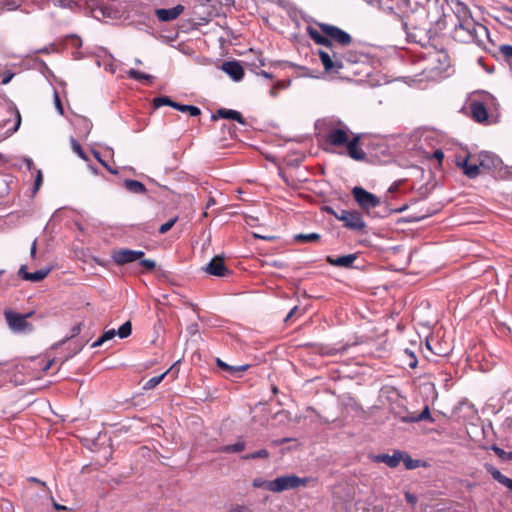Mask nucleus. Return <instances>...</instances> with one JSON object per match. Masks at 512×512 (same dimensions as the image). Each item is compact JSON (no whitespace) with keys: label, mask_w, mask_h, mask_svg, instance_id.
Returning a JSON list of instances; mask_svg holds the SVG:
<instances>
[{"label":"nucleus","mask_w":512,"mask_h":512,"mask_svg":"<svg viewBox=\"0 0 512 512\" xmlns=\"http://www.w3.org/2000/svg\"><path fill=\"white\" fill-rule=\"evenodd\" d=\"M456 165L463 170V173L469 178H474L480 173V169H491L498 165L499 158L487 151H481L476 154L464 152L463 155L455 157Z\"/></svg>","instance_id":"1"},{"label":"nucleus","mask_w":512,"mask_h":512,"mask_svg":"<svg viewBox=\"0 0 512 512\" xmlns=\"http://www.w3.org/2000/svg\"><path fill=\"white\" fill-rule=\"evenodd\" d=\"M32 314L33 312L20 314L12 311L11 309H6L4 311V316L9 329L18 334H27L33 331V325L27 321Z\"/></svg>","instance_id":"2"},{"label":"nucleus","mask_w":512,"mask_h":512,"mask_svg":"<svg viewBox=\"0 0 512 512\" xmlns=\"http://www.w3.org/2000/svg\"><path fill=\"white\" fill-rule=\"evenodd\" d=\"M319 45L326 46L333 55L338 54L337 46H346L351 42L350 34H310Z\"/></svg>","instance_id":"3"},{"label":"nucleus","mask_w":512,"mask_h":512,"mask_svg":"<svg viewBox=\"0 0 512 512\" xmlns=\"http://www.w3.org/2000/svg\"><path fill=\"white\" fill-rule=\"evenodd\" d=\"M352 195L358 206L367 213L380 205V199L376 195L360 186H355L352 189Z\"/></svg>","instance_id":"4"},{"label":"nucleus","mask_w":512,"mask_h":512,"mask_svg":"<svg viewBox=\"0 0 512 512\" xmlns=\"http://www.w3.org/2000/svg\"><path fill=\"white\" fill-rule=\"evenodd\" d=\"M334 217L343 222L344 226L350 230L360 231L365 228V222L362 215L357 211L341 210L332 211Z\"/></svg>","instance_id":"5"},{"label":"nucleus","mask_w":512,"mask_h":512,"mask_svg":"<svg viewBox=\"0 0 512 512\" xmlns=\"http://www.w3.org/2000/svg\"><path fill=\"white\" fill-rule=\"evenodd\" d=\"M326 144L334 147L344 146L349 140V129L344 124L330 126L324 135Z\"/></svg>","instance_id":"6"},{"label":"nucleus","mask_w":512,"mask_h":512,"mask_svg":"<svg viewBox=\"0 0 512 512\" xmlns=\"http://www.w3.org/2000/svg\"><path fill=\"white\" fill-rule=\"evenodd\" d=\"M495 98L485 92L483 93L482 100H473L470 103V111L472 118L478 123H484L488 120V111L486 105L493 103Z\"/></svg>","instance_id":"7"},{"label":"nucleus","mask_w":512,"mask_h":512,"mask_svg":"<svg viewBox=\"0 0 512 512\" xmlns=\"http://www.w3.org/2000/svg\"><path fill=\"white\" fill-rule=\"evenodd\" d=\"M307 483V479L300 478L296 475H284L277 477L272 480L271 492H282L285 490L295 489L300 486H304Z\"/></svg>","instance_id":"8"},{"label":"nucleus","mask_w":512,"mask_h":512,"mask_svg":"<svg viewBox=\"0 0 512 512\" xmlns=\"http://www.w3.org/2000/svg\"><path fill=\"white\" fill-rule=\"evenodd\" d=\"M318 55L325 71L338 72L342 68V63L337 58L338 54L334 56L331 50L326 46H323L322 49L318 50Z\"/></svg>","instance_id":"9"},{"label":"nucleus","mask_w":512,"mask_h":512,"mask_svg":"<svg viewBox=\"0 0 512 512\" xmlns=\"http://www.w3.org/2000/svg\"><path fill=\"white\" fill-rule=\"evenodd\" d=\"M318 55L325 71L338 72L342 68V63L337 58L338 54L334 56L331 50L326 46H323L322 49L318 50Z\"/></svg>","instance_id":"10"},{"label":"nucleus","mask_w":512,"mask_h":512,"mask_svg":"<svg viewBox=\"0 0 512 512\" xmlns=\"http://www.w3.org/2000/svg\"><path fill=\"white\" fill-rule=\"evenodd\" d=\"M144 256V252L140 250L122 249L116 251L112 258L118 265H124L127 263L134 262Z\"/></svg>","instance_id":"11"},{"label":"nucleus","mask_w":512,"mask_h":512,"mask_svg":"<svg viewBox=\"0 0 512 512\" xmlns=\"http://www.w3.org/2000/svg\"><path fill=\"white\" fill-rule=\"evenodd\" d=\"M205 271L213 276L224 277L229 274V270L224 264L221 256H215L205 267Z\"/></svg>","instance_id":"12"},{"label":"nucleus","mask_w":512,"mask_h":512,"mask_svg":"<svg viewBox=\"0 0 512 512\" xmlns=\"http://www.w3.org/2000/svg\"><path fill=\"white\" fill-rule=\"evenodd\" d=\"M370 459L375 463H385L389 468H396L401 462V451L395 450L392 455L385 453L372 455Z\"/></svg>","instance_id":"13"},{"label":"nucleus","mask_w":512,"mask_h":512,"mask_svg":"<svg viewBox=\"0 0 512 512\" xmlns=\"http://www.w3.org/2000/svg\"><path fill=\"white\" fill-rule=\"evenodd\" d=\"M222 70L234 81H240L244 76L243 67L236 61L224 62Z\"/></svg>","instance_id":"14"},{"label":"nucleus","mask_w":512,"mask_h":512,"mask_svg":"<svg viewBox=\"0 0 512 512\" xmlns=\"http://www.w3.org/2000/svg\"><path fill=\"white\" fill-rule=\"evenodd\" d=\"M360 137L358 135L349 138L348 142L344 145L347 148L348 155L355 160H363L366 156L365 152L359 147Z\"/></svg>","instance_id":"15"},{"label":"nucleus","mask_w":512,"mask_h":512,"mask_svg":"<svg viewBox=\"0 0 512 512\" xmlns=\"http://www.w3.org/2000/svg\"><path fill=\"white\" fill-rule=\"evenodd\" d=\"M183 11L184 7L179 4L170 9H156L155 14L160 21L167 22L176 19Z\"/></svg>","instance_id":"16"},{"label":"nucleus","mask_w":512,"mask_h":512,"mask_svg":"<svg viewBox=\"0 0 512 512\" xmlns=\"http://www.w3.org/2000/svg\"><path fill=\"white\" fill-rule=\"evenodd\" d=\"M25 270L26 266H21V268L19 269V275L23 279L32 282H38L43 280L50 272V269H40L32 273L26 272Z\"/></svg>","instance_id":"17"},{"label":"nucleus","mask_w":512,"mask_h":512,"mask_svg":"<svg viewBox=\"0 0 512 512\" xmlns=\"http://www.w3.org/2000/svg\"><path fill=\"white\" fill-rule=\"evenodd\" d=\"M356 260L355 254H348L344 256H340L337 258H333L331 256L327 257V262L333 266L338 267H350L354 261Z\"/></svg>","instance_id":"18"},{"label":"nucleus","mask_w":512,"mask_h":512,"mask_svg":"<svg viewBox=\"0 0 512 512\" xmlns=\"http://www.w3.org/2000/svg\"><path fill=\"white\" fill-rule=\"evenodd\" d=\"M217 116L222 119L235 120L238 123L245 125L244 118L242 117L241 113L236 110L220 108L217 110Z\"/></svg>","instance_id":"19"},{"label":"nucleus","mask_w":512,"mask_h":512,"mask_svg":"<svg viewBox=\"0 0 512 512\" xmlns=\"http://www.w3.org/2000/svg\"><path fill=\"white\" fill-rule=\"evenodd\" d=\"M217 366L223 370H226L232 376H240L241 373L249 368V365L231 366L222 361L220 358L216 359Z\"/></svg>","instance_id":"20"},{"label":"nucleus","mask_w":512,"mask_h":512,"mask_svg":"<svg viewBox=\"0 0 512 512\" xmlns=\"http://www.w3.org/2000/svg\"><path fill=\"white\" fill-rule=\"evenodd\" d=\"M316 27H319L321 29V32H334V33L344 32L343 30H341L340 28H338L336 26L322 24V23H318V22H315L314 24L307 22V26L305 29H306V32H317Z\"/></svg>","instance_id":"21"},{"label":"nucleus","mask_w":512,"mask_h":512,"mask_svg":"<svg viewBox=\"0 0 512 512\" xmlns=\"http://www.w3.org/2000/svg\"><path fill=\"white\" fill-rule=\"evenodd\" d=\"M123 185L129 192L135 194H144L146 192V187L144 186V184L137 180H125Z\"/></svg>","instance_id":"22"},{"label":"nucleus","mask_w":512,"mask_h":512,"mask_svg":"<svg viewBox=\"0 0 512 512\" xmlns=\"http://www.w3.org/2000/svg\"><path fill=\"white\" fill-rule=\"evenodd\" d=\"M246 447V443L242 438H239L234 444L224 445L219 448L222 453H239Z\"/></svg>","instance_id":"23"},{"label":"nucleus","mask_w":512,"mask_h":512,"mask_svg":"<svg viewBox=\"0 0 512 512\" xmlns=\"http://www.w3.org/2000/svg\"><path fill=\"white\" fill-rule=\"evenodd\" d=\"M401 461L404 463V466L408 470L416 469L421 466V461L417 459H413L406 452L401 451Z\"/></svg>","instance_id":"24"},{"label":"nucleus","mask_w":512,"mask_h":512,"mask_svg":"<svg viewBox=\"0 0 512 512\" xmlns=\"http://www.w3.org/2000/svg\"><path fill=\"white\" fill-rule=\"evenodd\" d=\"M28 481L34 482L41 486V497L42 499H52V492L49 489V487L46 485L44 481H41L40 479L36 477H29Z\"/></svg>","instance_id":"25"},{"label":"nucleus","mask_w":512,"mask_h":512,"mask_svg":"<svg viewBox=\"0 0 512 512\" xmlns=\"http://www.w3.org/2000/svg\"><path fill=\"white\" fill-rule=\"evenodd\" d=\"M174 109L180 111V112H188L190 114V116H193V117H196L198 115H200L201 111L198 107L196 106H193V105H184V104H180V103H177L176 105H174Z\"/></svg>","instance_id":"26"},{"label":"nucleus","mask_w":512,"mask_h":512,"mask_svg":"<svg viewBox=\"0 0 512 512\" xmlns=\"http://www.w3.org/2000/svg\"><path fill=\"white\" fill-rule=\"evenodd\" d=\"M116 335V331L114 329H109L107 331H105L93 344H92V347L93 348H96V347H99L101 346L103 343H105L106 341H109L111 339H113Z\"/></svg>","instance_id":"27"},{"label":"nucleus","mask_w":512,"mask_h":512,"mask_svg":"<svg viewBox=\"0 0 512 512\" xmlns=\"http://www.w3.org/2000/svg\"><path fill=\"white\" fill-rule=\"evenodd\" d=\"M58 3L63 8H69L71 10L79 9L86 3V0H58Z\"/></svg>","instance_id":"28"},{"label":"nucleus","mask_w":512,"mask_h":512,"mask_svg":"<svg viewBox=\"0 0 512 512\" xmlns=\"http://www.w3.org/2000/svg\"><path fill=\"white\" fill-rule=\"evenodd\" d=\"M320 239V235L318 233H307V234H296L294 236V240L296 242H316Z\"/></svg>","instance_id":"29"},{"label":"nucleus","mask_w":512,"mask_h":512,"mask_svg":"<svg viewBox=\"0 0 512 512\" xmlns=\"http://www.w3.org/2000/svg\"><path fill=\"white\" fill-rule=\"evenodd\" d=\"M92 11H93V13L99 12L103 17H109V18H113L114 15L116 14V11H114L111 7H109L107 5L98 6L96 8H93ZM94 16L98 18L97 14H95Z\"/></svg>","instance_id":"30"},{"label":"nucleus","mask_w":512,"mask_h":512,"mask_svg":"<svg viewBox=\"0 0 512 512\" xmlns=\"http://www.w3.org/2000/svg\"><path fill=\"white\" fill-rule=\"evenodd\" d=\"M166 374H167V372H164L161 375L150 378L143 385V389L150 390V389L155 388L157 385H159L162 382V380L164 379Z\"/></svg>","instance_id":"31"},{"label":"nucleus","mask_w":512,"mask_h":512,"mask_svg":"<svg viewBox=\"0 0 512 512\" xmlns=\"http://www.w3.org/2000/svg\"><path fill=\"white\" fill-rule=\"evenodd\" d=\"M128 76L130 78L134 79V80H146V81H152L153 80V76L152 75L140 72V71L135 70V69H130L128 71Z\"/></svg>","instance_id":"32"},{"label":"nucleus","mask_w":512,"mask_h":512,"mask_svg":"<svg viewBox=\"0 0 512 512\" xmlns=\"http://www.w3.org/2000/svg\"><path fill=\"white\" fill-rule=\"evenodd\" d=\"M153 104L155 106V108H159V107H162L164 105H167V106H170V107H173L174 108V105L177 104V102H174L172 101L169 97L167 96H162V97H157L153 100Z\"/></svg>","instance_id":"33"},{"label":"nucleus","mask_w":512,"mask_h":512,"mask_svg":"<svg viewBox=\"0 0 512 512\" xmlns=\"http://www.w3.org/2000/svg\"><path fill=\"white\" fill-rule=\"evenodd\" d=\"M132 331V325L130 321L125 322L120 326V328L116 331V334L121 338H127Z\"/></svg>","instance_id":"34"},{"label":"nucleus","mask_w":512,"mask_h":512,"mask_svg":"<svg viewBox=\"0 0 512 512\" xmlns=\"http://www.w3.org/2000/svg\"><path fill=\"white\" fill-rule=\"evenodd\" d=\"M71 147H72V150L83 160L87 161L88 160V156L87 154L84 152V150L82 149L80 143L75 140L74 138L71 139Z\"/></svg>","instance_id":"35"},{"label":"nucleus","mask_w":512,"mask_h":512,"mask_svg":"<svg viewBox=\"0 0 512 512\" xmlns=\"http://www.w3.org/2000/svg\"><path fill=\"white\" fill-rule=\"evenodd\" d=\"M9 113H10V115H14V117H15V124H14V126L12 128L8 129V132H9L8 136L13 134L14 132H16L19 129L20 124H21V116H20V113H19L18 110L10 109Z\"/></svg>","instance_id":"36"},{"label":"nucleus","mask_w":512,"mask_h":512,"mask_svg":"<svg viewBox=\"0 0 512 512\" xmlns=\"http://www.w3.org/2000/svg\"><path fill=\"white\" fill-rule=\"evenodd\" d=\"M271 484H272V481L265 480L261 477H257L252 481V486L254 488H265L269 491H271V487H272Z\"/></svg>","instance_id":"37"},{"label":"nucleus","mask_w":512,"mask_h":512,"mask_svg":"<svg viewBox=\"0 0 512 512\" xmlns=\"http://www.w3.org/2000/svg\"><path fill=\"white\" fill-rule=\"evenodd\" d=\"M269 452L266 449H260L256 452L246 454L242 458L245 460L257 459V458H268Z\"/></svg>","instance_id":"38"},{"label":"nucleus","mask_w":512,"mask_h":512,"mask_svg":"<svg viewBox=\"0 0 512 512\" xmlns=\"http://www.w3.org/2000/svg\"><path fill=\"white\" fill-rule=\"evenodd\" d=\"M485 468L487 472L493 477V479L500 483L504 475L491 464H485Z\"/></svg>","instance_id":"39"},{"label":"nucleus","mask_w":512,"mask_h":512,"mask_svg":"<svg viewBox=\"0 0 512 512\" xmlns=\"http://www.w3.org/2000/svg\"><path fill=\"white\" fill-rule=\"evenodd\" d=\"M177 220H178V217H174V218L170 219L169 221H167L166 223L162 224L159 228V233L160 234L167 233L174 226V224L177 222Z\"/></svg>","instance_id":"40"},{"label":"nucleus","mask_w":512,"mask_h":512,"mask_svg":"<svg viewBox=\"0 0 512 512\" xmlns=\"http://www.w3.org/2000/svg\"><path fill=\"white\" fill-rule=\"evenodd\" d=\"M492 450L502 459H505V460L512 459V453L511 452H509V453L505 452L504 450H502L501 448H499L497 446H493Z\"/></svg>","instance_id":"41"},{"label":"nucleus","mask_w":512,"mask_h":512,"mask_svg":"<svg viewBox=\"0 0 512 512\" xmlns=\"http://www.w3.org/2000/svg\"><path fill=\"white\" fill-rule=\"evenodd\" d=\"M54 104L60 115L64 114L63 106L57 91H54Z\"/></svg>","instance_id":"42"},{"label":"nucleus","mask_w":512,"mask_h":512,"mask_svg":"<svg viewBox=\"0 0 512 512\" xmlns=\"http://www.w3.org/2000/svg\"><path fill=\"white\" fill-rule=\"evenodd\" d=\"M178 34H170V35H162L161 41L170 45H173V42L176 40Z\"/></svg>","instance_id":"43"},{"label":"nucleus","mask_w":512,"mask_h":512,"mask_svg":"<svg viewBox=\"0 0 512 512\" xmlns=\"http://www.w3.org/2000/svg\"><path fill=\"white\" fill-rule=\"evenodd\" d=\"M140 264L144 266L147 270H153L156 267V263L151 259H143Z\"/></svg>","instance_id":"44"},{"label":"nucleus","mask_w":512,"mask_h":512,"mask_svg":"<svg viewBox=\"0 0 512 512\" xmlns=\"http://www.w3.org/2000/svg\"><path fill=\"white\" fill-rule=\"evenodd\" d=\"M461 410H467V413H468L469 415H472V416H474V414H475L474 409H473L471 406H469L468 404H462L460 407H458V408L454 411V413H455V414H457V413H458L459 411H461Z\"/></svg>","instance_id":"45"},{"label":"nucleus","mask_w":512,"mask_h":512,"mask_svg":"<svg viewBox=\"0 0 512 512\" xmlns=\"http://www.w3.org/2000/svg\"><path fill=\"white\" fill-rule=\"evenodd\" d=\"M95 158L104 166L106 167L112 174H117L116 170L111 169L108 164L101 159L99 152L94 151Z\"/></svg>","instance_id":"46"},{"label":"nucleus","mask_w":512,"mask_h":512,"mask_svg":"<svg viewBox=\"0 0 512 512\" xmlns=\"http://www.w3.org/2000/svg\"><path fill=\"white\" fill-rule=\"evenodd\" d=\"M500 51L506 57H512V46L511 45H502L500 47Z\"/></svg>","instance_id":"47"},{"label":"nucleus","mask_w":512,"mask_h":512,"mask_svg":"<svg viewBox=\"0 0 512 512\" xmlns=\"http://www.w3.org/2000/svg\"><path fill=\"white\" fill-rule=\"evenodd\" d=\"M42 184V172L41 170H37V175L34 183V190H38Z\"/></svg>","instance_id":"48"},{"label":"nucleus","mask_w":512,"mask_h":512,"mask_svg":"<svg viewBox=\"0 0 512 512\" xmlns=\"http://www.w3.org/2000/svg\"><path fill=\"white\" fill-rule=\"evenodd\" d=\"M500 483L502 485H504L506 488H508L509 490L512 491V479L511 478H508L504 475V477L502 478V480L500 481Z\"/></svg>","instance_id":"49"},{"label":"nucleus","mask_w":512,"mask_h":512,"mask_svg":"<svg viewBox=\"0 0 512 512\" xmlns=\"http://www.w3.org/2000/svg\"><path fill=\"white\" fill-rule=\"evenodd\" d=\"M47 501H51L53 507L58 510V511H64V510H67V507L64 506V505H61L59 503H57L54 498L52 497V499H46Z\"/></svg>","instance_id":"50"},{"label":"nucleus","mask_w":512,"mask_h":512,"mask_svg":"<svg viewBox=\"0 0 512 512\" xmlns=\"http://www.w3.org/2000/svg\"><path fill=\"white\" fill-rule=\"evenodd\" d=\"M13 77H14V73L7 71L4 74V77H3L2 81H1V83L3 85H6V84H8L12 80Z\"/></svg>","instance_id":"51"},{"label":"nucleus","mask_w":512,"mask_h":512,"mask_svg":"<svg viewBox=\"0 0 512 512\" xmlns=\"http://www.w3.org/2000/svg\"><path fill=\"white\" fill-rule=\"evenodd\" d=\"M457 13H461L463 17L467 15V8L462 5L460 2L456 3Z\"/></svg>","instance_id":"52"},{"label":"nucleus","mask_w":512,"mask_h":512,"mask_svg":"<svg viewBox=\"0 0 512 512\" xmlns=\"http://www.w3.org/2000/svg\"><path fill=\"white\" fill-rule=\"evenodd\" d=\"M433 158L437 159L439 162H441L444 158V153L442 150L437 149L432 154Z\"/></svg>","instance_id":"53"},{"label":"nucleus","mask_w":512,"mask_h":512,"mask_svg":"<svg viewBox=\"0 0 512 512\" xmlns=\"http://www.w3.org/2000/svg\"><path fill=\"white\" fill-rule=\"evenodd\" d=\"M430 416V412H429V409L428 407H426L418 416L417 420H425L427 418H429Z\"/></svg>","instance_id":"54"},{"label":"nucleus","mask_w":512,"mask_h":512,"mask_svg":"<svg viewBox=\"0 0 512 512\" xmlns=\"http://www.w3.org/2000/svg\"><path fill=\"white\" fill-rule=\"evenodd\" d=\"M405 498L407 502H409L412 505H415L417 503V497L413 494L406 493Z\"/></svg>","instance_id":"55"},{"label":"nucleus","mask_w":512,"mask_h":512,"mask_svg":"<svg viewBox=\"0 0 512 512\" xmlns=\"http://www.w3.org/2000/svg\"><path fill=\"white\" fill-rule=\"evenodd\" d=\"M297 311H298V307H297V306H294V307L290 310V312L287 314V316L285 317V321H286V322H287V321H289V320L292 318V316H293Z\"/></svg>","instance_id":"56"},{"label":"nucleus","mask_w":512,"mask_h":512,"mask_svg":"<svg viewBox=\"0 0 512 512\" xmlns=\"http://www.w3.org/2000/svg\"><path fill=\"white\" fill-rule=\"evenodd\" d=\"M410 357H411V361L409 362V366L414 368L417 365V359L412 352L410 353Z\"/></svg>","instance_id":"57"},{"label":"nucleus","mask_w":512,"mask_h":512,"mask_svg":"<svg viewBox=\"0 0 512 512\" xmlns=\"http://www.w3.org/2000/svg\"><path fill=\"white\" fill-rule=\"evenodd\" d=\"M36 249H37V240L35 239L31 245V250H30V254H31V257H34L35 254H36Z\"/></svg>","instance_id":"58"},{"label":"nucleus","mask_w":512,"mask_h":512,"mask_svg":"<svg viewBox=\"0 0 512 512\" xmlns=\"http://www.w3.org/2000/svg\"><path fill=\"white\" fill-rule=\"evenodd\" d=\"M455 28L456 29L460 28V29H463V30H466V31L470 32V29L466 26V23H465L464 20H460L459 21V26H456Z\"/></svg>","instance_id":"59"},{"label":"nucleus","mask_w":512,"mask_h":512,"mask_svg":"<svg viewBox=\"0 0 512 512\" xmlns=\"http://www.w3.org/2000/svg\"><path fill=\"white\" fill-rule=\"evenodd\" d=\"M417 35L418 34H414V33H411V34H407V41L408 42H412V41H417Z\"/></svg>","instance_id":"60"},{"label":"nucleus","mask_w":512,"mask_h":512,"mask_svg":"<svg viewBox=\"0 0 512 512\" xmlns=\"http://www.w3.org/2000/svg\"><path fill=\"white\" fill-rule=\"evenodd\" d=\"M450 512H470V510L468 508L456 509L450 506Z\"/></svg>","instance_id":"61"},{"label":"nucleus","mask_w":512,"mask_h":512,"mask_svg":"<svg viewBox=\"0 0 512 512\" xmlns=\"http://www.w3.org/2000/svg\"><path fill=\"white\" fill-rule=\"evenodd\" d=\"M25 163H26V165H27V167H28V169H29V170H32V169L34 168V164H33L32 159H30V158H26V159H25Z\"/></svg>","instance_id":"62"},{"label":"nucleus","mask_w":512,"mask_h":512,"mask_svg":"<svg viewBox=\"0 0 512 512\" xmlns=\"http://www.w3.org/2000/svg\"><path fill=\"white\" fill-rule=\"evenodd\" d=\"M70 37H71V40H72L73 44H75L78 41H80V39H79L77 34H70Z\"/></svg>","instance_id":"63"},{"label":"nucleus","mask_w":512,"mask_h":512,"mask_svg":"<svg viewBox=\"0 0 512 512\" xmlns=\"http://www.w3.org/2000/svg\"><path fill=\"white\" fill-rule=\"evenodd\" d=\"M17 6V3H15L14 1L11 3V7L8 8V10H11L13 9V7H16Z\"/></svg>","instance_id":"64"}]
</instances>
